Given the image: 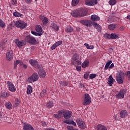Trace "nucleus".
<instances>
[{
	"label": "nucleus",
	"instance_id": "obj_1",
	"mask_svg": "<svg viewBox=\"0 0 130 130\" xmlns=\"http://www.w3.org/2000/svg\"><path fill=\"white\" fill-rule=\"evenodd\" d=\"M72 16L77 18L78 16L80 17H84L87 15V10L84 8H80L78 10L73 11L71 13Z\"/></svg>",
	"mask_w": 130,
	"mask_h": 130
},
{
	"label": "nucleus",
	"instance_id": "obj_2",
	"mask_svg": "<svg viewBox=\"0 0 130 130\" xmlns=\"http://www.w3.org/2000/svg\"><path fill=\"white\" fill-rule=\"evenodd\" d=\"M116 80L118 84H122L124 81V73L120 71L116 74Z\"/></svg>",
	"mask_w": 130,
	"mask_h": 130
},
{
	"label": "nucleus",
	"instance_id": "obj_3",
	"mask_svg": "<svg viewBox=\"0 0 130 130\" xmlns=\"http://www.w3.org/2000/svg\"><path fill=\"white\" fill-rule=\"evenodd\" d=\"M91 102V97L87 93H85L83 97L82 104L83 105H89Z\"/></svg>",
	"mask_w": 130,
	"mask_h": 130
},
{
	"label": "nucleus",
	"instance_id": "obj_4",
	"mask_svg": "<svg viewBox=\"0 0 130 130\" xmlns=\"http://www.w3.org/2000/svg\"><path fill=\"white\" fill-rule=\"evenodd\" d=\"M38 79H39L38 74H37L36 73H35L31 76L28 78L27 82L28 83H33V82H36V81H38Z\"/></svg>",
	"mask_w": 130,
	"mask_h": 130
},
{
	"label": "nucleus",
	"instance_id": "obj_5",
	"mask_svg": "<svg viewBox=\"0 0 130 130\" xmlns=\"http://www.w3.org/2000/svg\"><path fill=\"white\" fill-rule=\"evenodd\" d=\"M25 41L31 45H35V44H37V41H36L35 38L30 36H27L25 38Z\"/></svg>",
	"mask_w": 130,
	"mask_h": 130
},
{
	"label": "nucleus",
	"instance_id": "obj_6",
	"mask_svg": "<svg viewBox=\"0 0 130 130\" xmlns=\"http://www.w3.org/2000/svg\"><path fill=\"white\" fill-rule=\"evenodd\" d=\"M76 121L79 128L81 129H85V128H86V124L82 119L78 118L76 119Z\"/></svg>",
	"mask_w": 130,
	"mask_h": 130
},
{
	"label": "nucleus",
	"instance_id": "obj_7",
	"mask_svg": "<svg viewBox=\"0 0 130 130\" xmlns=\"http://www.w3.org/2000/svg\"><path fill=\"white\" fill-rule=\"evenodd\" d=\"M125 93H126L125 89H121L120 91L115 95L116 99H123Z\"/></svg>",
	"mask_w": 130,
	"mask_h": 130
},
{
	"label": "nucleus",
	"instance_id": "obj_8",
	"mask_svg": "<svg viewBox=\"0 0 130 130\" xmlns=\"http://www.w3.org/2000/svg\"><path fill=\"white\" fill-rule=\"evenodd\" d=\"M15 26L17 28H20V29H24L27 27V24L23 21L18 20L16 22Z\"/></svg>",
	"mask_w": 130,
	"mask_h": 130
},
{
	"label": "nucleus",
	"instance_id": "obj_9",
	"mask_svg": "<svg viewBox=\"0 0 130 130\" xmlns=\"http://www.w3.org/2000/svg\"><path fill=\"white\" fill-rule=\"evenodd\" d=\"M98 2L97 0H86L85 1V5L86 6H89V7H92V6H95V5H97Z\"/></svg>",
	"mask_w": 130,
	"mask_h": 130
},
{
	"label": "nucleus",
	"instance_id": "obj_10",
	"mask_svg": "<svg viewBox=\"0 0 130 130\" xmlns=\"http://www.w3.org/2000/svg\"><path fill=\"white\" fill-rule=\"evenodd\" d=\"M6 58L9 61L12 60L14 58V54L13 53V51H8L6 53Z\"/></svg>",
	"mask_w": 130,
	"mask_h": 130
},
{
	"label": "nucleus",
	"instance_id": "obj_11",
	"mask_svg": "<svg viewBox=\"0 0 130 130\" xmlns=\"http://www.w3.org/2000/svg\"><path fill=\"white\" fill-rule=\"evenodd\" d=\"M15 43L16 44V46H17V47H19V48H21L22 46H24V45H26V42H25L24 41H20L19 40H15Z\"/></svg>",
	"mask_w": 130,
	"mask_h": 130
},
{
	"label": "nucleus",
	"instance_id": "obj_12",
	"mask_svg": "<svg viewBox=\"0 0 130 130\" xmlns=\"http://www.w3.org/2000/svg\"><path fill=\"white\" fill-rule=\"evenodd\" d=\"M7 86L9 88V91H10L11 92L16 91V87H15V85H14V84H13V83L10 81H8Z\"/></svg>",
	"mask_w": 130,
	"mask_h": 130
},
{
	"label": "nucleus",
	"instance_id": "obj_13",
	"mask_svg": "<svg viewBox=\"0 0 130 130\" xmlns=\"http://www.w3.org/2000/svg\"><path fill=\"white\" fill-rule=\"evenodd\" d=\"M114 67V64L112 63V60H110L105 64V70H108V69H113V67Z\"/></svg>",
	"mask_w": 130,
	"mask_h": 130
},
{
	"label": "nucleus",
	"instance_id": "obj_14",
	"mask_svg": "<svg viewBox=\"0 0 130 130\" xmlns=\"http://www.w3.org/2000/svg\"><path fill=\"white\" fill-rule=\"evenodd\" d=\"M72 116V112L69 111L64 110L63 117L66 119H69L71 118Z\"/></svg>",
	"mask_w": 130,
	"mask_h": 130
},
{
	"label": "nucleus",
	"instance_id": "obj_15",
	"mask_svg": "<svg viewBox=\"0 0 130 130\" xmlns=\"http://www.w3.org/2000/svg\"><path fill=\"white\" fill-rule=\"evenodd\" d=\"M64 113V110L59 111L57 114H54V117L55 118L60 119L61 117H63Z\"/></svg>",
	"mask_w": 130,
	"mask_h": 130
},
{
	"label": "nucleus",
	"instance_id": "obj_16",
	"mask_svg": "<svg viewBox=\"0 0 130 130\" xmlns=\"http://www.w3.org/2000/svg\"><path fill=\"white\" fill-rule=\"evenodd\" d=\"M29 62L36 69H39V64H38V61L37 60L30 59Z\"/></svg>",
	"mask_w": 130,
	"mask_h": 130
},
{
	"label": "nucleus",
	"instance_id": "obj_17",
	"mask_svg": "<svg viewBox=\"0 0 130 130\" xmlns=\"http://www.w3.org/2000/svg\"><path fill=\"white\" fill-rule=\"evenodd\" d=\"M80 23L86 27H90L92 25L91 20H81Z\"/></svg>",
	"mask_w": 130,
	"mask_h": 130
},
{
	"label": "nucleus",
	"instance_id": "obj_18",
	"mask_svg": "<svg viewBox=\"0 0 130 130\" xmlns=\"http://www.w3.org/2000/svg\"><path fill=\"white\" fill-rule=\"evenodd\" d=\"M50 28L52 31H58L59 30V26L56 23H52L51 24Z\"/></svg>",
	"mask_w": 130,
	"mask_h": 130
},
{
	"label": "nucleus",
	"instance_id": "obj_19",
	"mask_svg": "<svg viewBox=\"0 0 130 130\" xmlns=\"http://www.w3.org/2000/svg\"><path fill=\"white\" fill-rule=\"evenodd\" d=\"M38 73L40 76V78L41 79H44V78L46 76V72H45V71L43 69L40 70Z\"/></svg>",
	"mask_w": 130,
	"mask_h": 130
},
{
	"label": "nucleus",
	"instance_id": "obj_20",
	"mask_svg": "<svg viewBox=\"0 0 130 130\" xmlns=\"http://www.w3.org/2000/svg\"><path fill=\"white\" fill-rule=\"evenodd\" d=\"M23 129L24 130H34L33 126L27 123H24L23 125Z\"/></svg>",
	"mask_w": 130,
	"mask_h": 130
},
{
	"label": "nucleus",
	"instance_id": "obj_21",
	"mask_svg": "<svg viewBox=\"0 0 130 130\" xmlns=\"http://www.w3.org/2000/svg\"><path fill=\"white\" fill-rule=\"evenodd\" d=\"M127 112L125 110H122L120 113V116L121 118H125L127 117Z\"/></svg>",
	"mask_w": 130,
	"mask_h": 130
},
{
	"label": "nucleus",
	"instance_id": "obj_22",
	"mask_svg": "<svg viewBox=\"0 0 130 130\" xmlns=\"http://www.w3.org/2000/svg\"><path fill=\"white\" fill-rule=\"evenodd\" d=\"M40 19L42 21L43 24L45 25H46V24L48 23V19H47V18H46L44 15H41L40 16Z\"/></svg>",
	"mask_w": 130,
	"mask_h": 130
},
{
	"label": "nucleus",
	"instance_id": "obj_23",
	"mask_svg": "<svg viewBox=\"0 0 130 130\" xmlns=\"http://www.w3.org/2000/svg\"><path fill=\"white\" fill-rule=\"evenodd\" d=\"M114 83V79L112 77V75H110L108 79V84L109 86H112V84Z\"/></svg>",
	"mask_w": 130,
	"mask_h": 130
},
{
	"label": "nucleus",
	"instance_id": "obj_24",
	"mask_svg": "<svg viewBox=\"0 0 130 130\" xmlns=\"http://www.w3.org/2000/svg\"><path fill=\"white\" fill-rule=\"evenodd\" d=\"M63 122L67 123V124H72L74 126H77V123L73 120H65Z\"/></svg>",
	"mask_w": 130,
	"mask_h": 130
},
{
	"label": "nucleus",
	"instance_id": "obj_25",
	"mask_svg": "<svg viewBox=\"0 0 130 130\" xmlns=\"http://www.w3.org/2000/svg\"><path fill=\"white\" fill-rule=\"evenodd\" d=\"M91 21H100V17L96 15H92L91 16L90 18Z\"/></svg>",
	"mask_w": 130,
	"mask_h": 130
},
{
	"label": "nucleus",
	"instance_id": "obj_26",
	"mask_svg": "<svg viewBox=\"0 0 130 130\" xmlns=\"http://www.w3.org/2000/svg\"><path fill=\"white\" fill-rule=\"evenodd\" d=\"M79 55L78 54H75L72 58V61L74 63H76V61L79 59Z\"/></svg>",
	"mask_w": 130,
	"mask_h": 130
},
{
	"label": "nucleus",
	"instance_id": "obj_27",
	"mask_svg": "<svg viewBox=\"0 0 130 130\" xmlns=\"http://www.w3.org/2000/svg\"><path fill=\"white\" fill-rule=\"evenodd\" d=\"M73 31H74V28H73L72 26H67L65 29V31L67 33H72Z\"/></svg>",
	"mask_w": 130,
	"mask_h": 130
},
{
	"label": "nucleus",
	"instance_id": "obj_28",
	"mask_svg": "<svg viewBox=\"0 0 130 130\" xmlns=\"http://www.w3.org/2000/svg\"><path fill=\"white\" fill-rule=\"evenodd\" d=\"M32 92H33L32 86H31V85H28L27 87V94L30 95Z\"/></svg>",
	"mask_w": 130,
	"mask_h": 130
},
{
	"label": "nucleus",
	"instance_id": "obj_29",
	"mask_svg": "<svg viewBox=\"0 0 130 130\" xmlns=\"http://www.w3.org/2000/svg\"><path fill=\"white\" fill-rule=\"evenodd\" d=\"M35 28H36V31L38 33H41V32H42V27H41V26L39 25H37Z\"/></svg>",
	"mask_w": 130,
	"mask_h": 130
},
{
	"label": "nucleus",
	"instance_id": "obj_30",
	"mask_svg": "<svg viewBox=\"0 0 130 130\" xmlns=\"http://www.w3.org/2000/svg\"><path fill=\"white\" fill-rule=\"evenodd\" d=\"M88 66H89V60H85L81 65L82 68H83V69H85V68H87V67H88Z\"/></svg>",
	"mask_w": 130,
	"mask_h": 130
},
{
	"label": "nucleus",
	"instance_id": "obj_31",
	"mask_svg": "<svg viewBox=\"0 0 130 130\" xmlns=\"http://www.w3.org/2000/svg\"><path fill=\"white\" fill-rule=\"evenodd\" d=\"M116 27V25L114 24H111L108 26V29L109 30H110L111 31H113L114 29H115V27Z\"/></svg>",
	"mask_w": 130,
	"mask_h": 130
},
{
	"label": "nucleus",
	"instance_id": "obj_32",
	"mask_svg": "<svg viewBox=\"0 0 130 130\" xmlns=\"http://www.w3.org/2000/svg\"><path fill=\"white\" fill-rule=\"evenodd\" d=\"M5 106L7 108V109H9V110H11V109L13 108V105L10 102L6 103L5 104Z\"/></svg>",
	"mask_w": 130,
	"mask_h": 130
},
{
	"label": "nucleus",
	"instance_id": "obj_33",
	"mask_svg": "<svg viewBox=\"0 0 130 130\" xmlns=\"http://www.w3.org/2000/svg\"><path fill=\"white\" fill-rule=\"evenodd\" d=\"M118 36H119V35L116 34H111L110 35V38L111 39H117V38H118Z\"/></svg>",
	"mask_w": 130,
	"mask_h": 130
},
{
	"label": "nucleus",
	"instance_id": "obj_34",
	"mask_svg": "<svg viewBox=\"0 0 130 130\" xmlns=\"http://www.w3.org/2000/svg\"><path fill=\"white\" fill-rule=\"evenodd\" d=\"M84 46H86L87 49H94V46L93 45H89V44L88 43H85Z\"/></svg>",
	"mask_w": 130,
	"mask_h": 130
},
{
	"label": "nucleus",
	"instance_id": "obj_35",
	"mask_svg": "<svg viewBox=\"0 0 130 130\" xmlns=\"http://www.w3.org/2000/svg\"><path fill=\"white\" fill-rule=\"evenodd\" d=\"M14 17H22V14L18 12L17 11H15V12L13 13Z\"/></svg>",
	"mask_w": 130,
	"mask_h": 130
},
{
	"label": "nucleus",
	"instance_id": "obj_36",
	"mask_svg": "<svg viewBox=\"0 0 130 130\" xmlns=\"http://www.w3.org/2000/svg\"><path fill=\"white\" fill-rule=\"evenodd\" d=\"M47 94V92H46V89H43L42 91L40 93L41 97H44V96H45Z\"/></svg>",
	"mask_w": 130,
	"mask_h": 130
},
{
	"label": "nucleus",
	"instance_id": "obj_37",
	"mask_svg": "<svg viewBox=\"0 0 130 130\" xmlns=\"http://www.w3.org/2000/svg\"><path fill=\"white\" fill-rule=\"evenodd\" d=\"M80 0H72V6H77Z\"/></svg>",
	"mask_w": 130,
	"mask_h": 130
},
{
	"label": "nucleus",
	"instance_id": "obj_38",
	"mask_svg": "<svg viewBox=\"0 0 130 130\" xmlns=\"http://www.w3.org/2000/svg\"><path fill=\"white\" fill-rule=\"evenodd\" d=\"M0 27H2V28L6 27V23L2 19L0 20Z\"/></svg>",
	"mask_w": 130,
	"mask_h": 130
},
{
	"label": "nucleus",
	"instance_id": "obj_39",
	"mask_svg": "<svg viewBox=\"0 0 130 130\" xmlns=\"http://www.w3.org/2000/svg\"><path fill=\"white\" fill-rule=\"evenodd\" d=\"M109 5H110V6H114V5H115V4H116V1L110 0L109 2Z\"/></svg>",
	"mask_w": 130,
	"mask_h": 130
},
{
	"label": "nucleus",
	"instance_id": "obj_40",
	"mask_svg": "<svg viewBox=\"0 0 130 130\" xmlns=\"http://www.w3.org/2000/svg\"><path fill=\"white\" fill-rule=\"evenodd\" d=\"M59 84H60V85L63 86H68L69 84V83H68V82L66 81H60Z\"/></svg>",
	"mask_w": 130,
	"mask_h": 130
},
{
	"label": "nucleus",
	"instance_id": "obj_41",
	"mask_svg": "<svg viewBox=\"0 0 130 130\" xmlns=\"http://www.w3.org/2000/svg\"><path fill=\"white\" fill-rule=\"evenodd\" d=\"M13 25H14L13 22H11L9 23L7 27L8 30H11L13 29Z\"/></svg>",
	"mask_w": 130,
	"mask_h": 130
},
{
	"label": "nucleus",
	"instance_id": "obj_42",
	"mask_svg": "<svg viewBox=\"0 0 130 130\" xmlns=\"http://www.w3.org/2000/svg\"><path fill=\"white\" fill-rule=\"evenodd\" d=\"M46 106H47V107L50 108L52 107V106H53V103L52 102H49L47 104Z\"/></svg>",
	"mask_w": 130,
	"mask_h": 130
},
{
	"label": "nucleus",
	"instance_id": "obj_43",
	"mask_svg": "<svg viewBox=\"0 0 130 130\" xmlns=\"http://www.w3.org/2000/svg\"><path fill=\"white\" fill-rule=\"evenodd\" d=\"M56 46L58 47L59 46V45H61L62 44V41H57V42H56L55 43Z\"/></svg>",
	"mask_w": 130,
	"mask_h": 130
},
{
	"label": "nucleus",
	"instance_id": "obj_44",
	"mask_svg": "<svg viewBox=\"0 0 130 130\" xmlns=\"http://www.w3.org/2000/svg\"><path fill=\"white\" fill-rule=\"evenodd\" d=\"M19 63H20V60H16V62H14V68L16 69V68H17V66H18Z\"/></svg>",
	"mask_w": 130,
	"mask_h": 130
},
{
	"label": "nucleus",
	"instance_id": "obj_45",
	"mask_svg": "<svg viewBox=\"0 0 130 130\" xmlns=\"http://www.w3.org/2000/svg\"><path fill=\"white\" fill-rule=\"evenodd\" d=\"M2 97H4V98H6V97L9 96V94L7 92H3L2 93Z\"/></svg>",
	"mask_w": 130,
	"mask_h": 130
},
{
	"label": "nucleus",
	"instance_id": "obj_46",
	"mask_svg": "<svg viewBox=\"0 0 130 130\" xmlns=\"http://www.w3.org/2000/svg\"><path fill=\"white\" fill-rule=\"evenodd\" d=\"M125 76H126L128 78V80L130 81V71H127L125 74Z\"/></svg>",
	"mask_w": 130,
	"mask_h": 130
},
{
	"label": "nucleus",
	"instance_id": "obj_47",
	"mask_svg": "<svg viewBox=\"0 0 130 130\" xmlns=\"http://www.w3.org/2000/svg\"><path fill=\"white\" fill-rule=\"evenodd\" d=\"M103 127V125L99 124L97 126L96 128H97V130H102Z\"/></svg>",
	"mask_w": 130,
	"mask_h": 130
},
{
	"label": "nucleus",
	"instance_id": "obj_48",
	"mask_svg": "<svg viewBox=\"0 0 130 130\" xmlns=\"http://www.w3.org/2000/svg\"><path fill=\"white\" fill-rule=\"evenodd\" d=\"M67 128L68 130H73L74 129V127L72 125H67Z\"/></svg>",
	"mask_w": 130,
	"mask_h": 130
},
{
	"label": "nucleus",
	"instance_id": "obj_49",
	"mask_svg": "<svg viewBox=\"0 0 130 130\" xmlns=\"http://www.w3.org/2000/svg\"><path fill=\"white\" fill-rule=\"evenodd\" d=\"M94 78H96V74H90L89 75V79H94Z\"/></svg>",
	"mask_w": 130,
	"mask_h": 130
},
{
	"label": "nucleus",
	"instance_id": "obj_50",
	"mask_svg": "<svg viewBox=\"0 0 130 130\" xmlns=\"http://www.w3.org/2000/svg\"><path fill=\"white\" fill-rule=\"evenodd\" d=\"M20 66H22V67L23 68V69H27V68H28V66L23 63V62H20Z\"/></svg>",
	"mask_w": 130,
	"mask_h": 130
},
{
	"label": "nucleus",
	"instance_id": "obj_51",
	"mask_svg": "<svg viewBox=\"0 0 130 130\" xmlns=\"http://www.w3.org/2000/svg\"><path fill=\"white\" fill-rule=\"evenodd\" d=\"M56 47H57V46L55 45V44H54L51 46V50H54Z\"/></svg>",
	"mask_w": 130,
	"mask_h": 130
},
{
	"label": "nucleus",
	"instance_id": "obj_52",
	"mask_svg": "<svg viewBox=\"0 0 130 130\" xmlns=\"http://www.w3.org/2000/svg\"><path fill=\"white\" fill-rule=\"evenodd\" d=\"M99 25V24H98L96 22H93L92 23V26H93V27H94V28H96L98 26V25Z\"/></svg>",
	"mask_w": 130,
	"mask_h": 130
},
{
	"label": "nucleus",
	"instance_id": "obj_53",
	"mask_svg": "<svg viewBox=\"0 0 130 130\" xmlns=\"http://www.w3.org/2000/svg\"><path fill=\"white\" fill-rule=\"evenodd\" d=\"M104 37L105 38H110V35L109 34H106L104 35Z\"/></svg>",
	"mask_w": 130,
	"mask_h": 130
},
{
	"label": "nucleus",
	"instance_id": "obj_54",
	"mask_svg": "<svg viewBox=\"0 0 130 130\" xmlns=\"http://www.w3.org/2000/svg\"><path fill=\"white\" fill-rule=\"evenodd\" d=\"M96 29L99 32H100V31H101V26H100V25H99Z\"/></svg>",
	"mask_w": 130,
	"mask_h": 130
},
{
	"label": "nucleus",
	"instance_id": "obj_55",
	"mask_svg": "<svg viewBox=\"0 0 130 130\" xmlns=\"http://www.w3.org/2000/svg\"><path fill=\"white\" fill-rule=\"evenodd\" d=\"M76 70L77 71H78V72H81V71H82L81 68L80 66H77Z\"/></svg>",
	"mask_w": 130,
	"mask_h": 130
},
{
	"label": "nucleus",
	"instance_id": "obj_56",
	"mask_svg": "<svg viewBox=\"0 0 130 130\" xmlns=\"http://www.w3.org/2000/svg\"><path fill=\"white\" fill-rule=\"evenodd\" d=\"M41 35H42V33L36 32V35L35 36H41Z\"/></svg>",
	"mask_w": 130,
	"mask_h": 130
},
{
	"label": "nucleus",
	"instance_id": "obj_57",
	"mask_svg": "<svg viewBox=\"0 0 130 130\" xmlns=\"http://www.w3.org/2000/svg\"><path fill=\"white\" fill-rule=\"evenodd\" d=\"M11 3H12V5H16L17 1H16L15 0H12Z\"/></svg>",
	"mask_w": 130,
	"mask_h": 130
},
{
	"label": "nucleus",
	"instance_id": "obj_58",
	"mask_svg": "<svg viewBox=\"0 0 130 130\" xmlns=\"http://www.w3.org/2000/svg\"><path fill=\"white\" fill-rule=\"evenodd\" d=\"M84 79H88V78H89V75H88V74H84Z\"/></svg>",
	"mask_w": 130,
	"mask_h": 130
},
{
	"label": "nucleus",
	"instance_id": "obj_59",
	"mask_svg": "<svg viewBox=\"0 0 130 130\" xmlns=\"http://www.w3.org/2000/svg\"><path fill=\"white\" fill-rule=\"evenodd\" d=\"M76 62L77 63V64H81V61L79 60H78L77 61L76 60Z\"/></svg>",
	"mask_w": 130,
	"mask_h": 130
},
{
	"label": "nucleus",
	"instance_id": "obj_60",
	"mask_svg": "<svg viewBox=\"0 0 130 130\" xmlns=\"http://www.w3.org/2000/svg\"><path fill=\"white\" fill-rule=\"evenodd\" d=\"M102 130H107L106 128V127L104 126V125H103V127H102Z\"/></svg>",
	"mask_w": 130,
	"mask_h": 130
},
{
	"label": "nucleus",
	"instance_id": "obj_61",
	"mask_svg": "<svg viewBox=\"0 0 130 130\" xmlns=\"http://www.w3.org/2000/svg\"><path fill=\"white\" fill-rule=\"evenodd\" d=\"M26 3H27L28 4H30L31 2H32V0H25Z\"/></svg>",
	"mask_w": 130,
	"mask_h": 130
},
{
	"label": "nucleus",
	"instance_id": "obj_62",
	"mask_svg": "<svg viewBox=\"0 0 130 130\" xmlns=\"http://www.w3.org/2000/svg\"><path fill=\"white\" fill-rule=\"evenodd\" d=\"M120 31H123L124 30V27L123 26H121L120 28Z\"/></svg>",
	"mask_w": 130,
	"mask_h": 130
},
{
	"label": "nucleus",
	"instance_id": "obj_63",
	"mask_svg": "<svg viewBox=\"0 0 130 130\" xmlns=\"http://www.w3.org/2000/svg\"><path fill=\"white\" fill-rule=\"evenodd\" d=\"M16 101L17 102L16 103H15L16 105V106L19 105V102L18 101V100H17Z\"/></svg>",
	"mask_w": 130,
	"mask_h": 130
},
{
	"label": "nucleus",
	"instance_id": "obj_64",
	"mask_svg": "<svg viewBox=\"0 0 130 130\" xmlns=\"http://www.w3.org/2000/svg\"><path fill=\"white\" fill-rule=\"evenodd\" d=\"M31 34L35 35L36 34V31H31Z\"/></svg>",
	"mask_w": 130,
	"mask_h": 130
}]
</instances>
